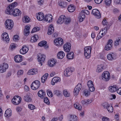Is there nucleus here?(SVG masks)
Segmentation results:
<instances>
[{
	"mask_svg": "<svg viewBox=\"0 0 121 121\" xmlns=\"http://www.w3.org/2000/svg\"><path fill=\"white\" fill-rule=\"evenodd\" d=\"M89 88L90 91L91 92L95 90V88L94 86L91 87H89Z\"/></svg>",
	"mask_w": 121,
	"mask_h": 121,
	"instance_id": "obj_58",
	"label": "nucleus"
},
{
	"mask_svg": "<svg viewBox=\"0 0 121 121\" xmlns=\"http://www.w3.org/2000/svg\"><path fill=\"white\" fill-rule=\"evenodd\" d=\"M103 0H94L96 4H99L101 3Z\"/></svg>",
	"mask_w": 121,
	"mask_h": 121,
	"instance_id": "obj_61",
	"label": "nucleus"
},
{
	"mask_svg": "<svg viewBox=\"0 0 121 121\" xmlns=\"http://www.w3.org/2000/svg\"><path fill=\"white\" fill-rule=\"evenodd\" d=\"M29 108L31 110H32L35 108V106L31 104H29L28 105Z\"/></svg>",
	"mask_w": 121,
	"mask_h": 121,
	"instance_id": "obj_49",
	"label": "nucleus"
},
{
	"mask_svg": "<svg viewBox=\"0 0 121 121\" xmlns=\"http://www.w3.org/2000/svg\"><path fill=\"white\" fill-rule=\"evenodd\" d=\"M114 2L117 4H121V0H115Z\"/></svg>",
	"mask_w": 121,
	"mask_h": 121,
	"instance_id": "obj_60",
	"label": "nucleus"
},
{
	"mask_svg": "<svg viewBox=\"0 0 121 121\" xmlns=\"http://www.w3.org/2000/svg\"><path fill=\"white\" fill-rule=\"evenodd\" d=\"M65 56L64 52L61 51L58 52L57 54V57L58 58L61 59L63 58Z\"/></svg>",
	"mask_w": 121,
	"mask_h": 121,
	"instance_id": "obj_29",
	"label": "nucleus"
},
{
	"mask_svg": "<svg viewBox=\"0 0 121 121\" xmlns=\"http://www.w3.org/2000/svg\"><path fill=\"white\" fill-rule=\"evenodd\" d=\"M120 40L119 39H117L114 42V45L115 46H117L119 45V43H120Z\"/></svg>",
	"mask_w": 121,
	"mask_h": 121,
	"instance_id": "obj_51",
	"label": "nucleus"
},
{
	"mask_svg": "<svg viewBox=\"0 0 121 121\" xmlns=\"http://www.w3.org/2000/svg\"><path fill=\"white\" fill-rule=\"evenodd\" d=\"M38 94L39 97H40L41 98H43L45 95V93L43 90H41L39 91Z\"/></svg>",
	"mask_w": 121,
	"mask_h": 121,
	"instance_id": "obj_32",
	"label": "nucleus"
},
{
	"mask_svg": "<svg viewBox=\"0 0 121 121\" xmlns=\"http://www.w3.org/2000/svg\"><path fill=\"white\" fill-rule=\"evenodd\" d=\"M24 98L26 101L28 102H30L31 100V98L27 94L24 96Z\"/></svg>",
	"mask_w": 121,
	"mask_h": 121,
	"instance_id": "obj_38",
	"label": "nucleus"
},
{
	"mask_svg": "<svg viewBox=\"0 0 121 121\" xmlns=\"http://www.w3.org/2000/svg\"><path fill=\"white\" fill-rule=\"evenodd\" d=\"M60 81V79L59 77H54L52 80L51 83L52 84L54 85L55 84V83L59 82Z\"/></svg>",
	"mask_w": 121,
	"mask_h": 121,
	"instance_id": "obj_20",
	"label": "nucleus"
},
{
	"mask_svg": "<svg viewBox=\"0 0 121 121\" xmlns=\"http://www.w3.org/2000/svg\"><path fill=\"white\" fill-rule=\"evenodd\" d=\"M53 93L54 95L58 96L60 95H61L60 91L58 90H54L53 92Z\"/></svg>",
	"mask_w": 121,
	"mask_h": 121,
	"instance_id": "obj_41",
	"label": "nucleus"
},
{
	"mask_svg": "<svg viewBox=\"0 0 121 121\" xmlns=\"http://www.w3.org/2000/svg\"><path fill=\"white\" fill-rule=\"evenodd\" d=\"M54 42L56 46H61L63 43V40L61 38H59L54 40Z\"/></svg>",
	"mask_w": 121,
	"mask_h": 121,
	"instance_id": "obj_11",
	"label": "nucleus"
},
{
	"mask_svg": "<svg viewBox=\"0 0 121 121\" xmlns=\"http://www.w3.org/2000/svg\"><path fill=\"white\" fill-rule=\"evenodd\" d=\"M82 88L81 84L80 83L78 84L76 86L74 89L73 93L74 95H77L78 94L79 91Z\"/></svg>",
	"mask_w": 121,
	"mask_h": 121,
	"instance_id": "obj_9",
	"label": "nucleus"
},
{
	"mask_svg": "<svg viewBox=\"0 0 121 121\" xmlns=\"http://www.w3.org/2000/svg\"><path fill=\"white\" fill-rule=\"evenodd\" d=\"M5 25L6 29L11 30L13 27V23L12 20H7L5 22Z\"/></svg>",
	"mask_w": 121,
	"mask_h": 121,
	"instance_id": "obj_4",
	"label": "nucleus"
},
{
	"mask_svg": "<svg viewBox=\"0 0 121 121\" xmlns=\"http://www.w3.org/2000/svg\"><path fill=\"white\" fill-rule=\"evenodd\" d=\"M71 44L69 43H66L64 44L63 48L64 51L66 52H69L71 49Z\"/></svg>",
	"mask_w": 121,
	"mask_h": 121,
	"instance_id": "obj_15",
	"label": "nucleus"
},
{
	"mask_svg": "<svg viewBox=\"0 0 121 121\" xmlns=\"http://www.w3.org/2000/svg\"><path fill=\"white\" fill-rule=\"evenodd\" d=\"M45 56L44 55L39 53L38 55V60L40 63L43 62L45 60Z\"/></svg>",
	"mask_w": 121,
	"mask_h": 121,
	"instance_id": "obj_14",
	"label": "nucleus"
},
{
	"mask_svg": "<svg viewBox=\"0 0 121 121\" xmlns=\"http://www.w3.org/2000/svg\"><path fill=\"white\" fill-rule=\"evenodd\" d=\"M47 94L48 95L49 97L50 96L51 97H52L53 95L52 92L50 91H48L47 92Z\"/></svg>",
	"mask_w": 121,
	"mask_h": 121,
	"instance_id": "obj_54",
	"label": "nucleus"
},
{
	"mask_svg": "<svg viewBox=\"0 0 121 121\" xmlns=\"http://www.w3.org/2000/svg\"><path fill=\"white\" fill-rule=\"evenodd\" d=\"M30 20V18L27 16H25L22 19L23 22L25 23L28 22Z\"/></svg>",
	"mask_w": 121,
	"mask_h": 121,
	"instance_id": "obj_39",
	"label": "nucleus"
},
{
	"mask_svg": "<svg viewBox=\"0 0 121 121\" xmlns=\"http://www.w3.org/2000/svg\"><path fill=\"white\" fill-rule=\"evenodd\" d=\"M56 63V62L54 59L50 60L48 61V65L50 67H53Z\"/></svg>",
	"mask_w": 121,
	"mask_h": 121,
	"instance_id": "obj_28",
	"label": "nucleus"
},
{
	"mask_svg": "<svg viewBox=\"0 0 121 121\" xmlns=\"http://www.w3.org/2000/svg\"><path fill=\"white\" fill-rule=\"evenodd\" d=\"M117 92L118 93L121 95V87L117 89Z\"/></svg>",
	"mask_w": 121,
	"mask_h": 121,
	"instance_id": "obj_64",
	"label": "nucleus"
},
{
	"mask_svg": "<svg viewBox=\"0 0 121 121\" xmlns=\"http://www.w3.org/2000/svg\"><path fill=\"white\" fill-rule=\"evenodd\" d=\"M117 87L115 85H114L113 86H110L109 87V91L112 92L117 91Z\"/></svg>",
	"mask_w": 121,
	"mask_h": 121,
	"instance_id": "obj_23",
	"label": "nucleus"
},
{
	"mask_svg": "<svg viewBox=\"0 0 121 121\" xmlns=\"http://www.w3.org/2000/svg\"><path fill=\"white\" fill-rule=\"evenodd\" d=\"M111 0H105V2L106 6H109L111 3Z\"/></svg>",
	"mask_w": 121,
	"mask_h": 121,
	"instance_id": "obj_45",
	"label": "nucleus"
},
{
	"mask_svg": "<svg viewBox=\"0 0 121 121\" xmlns=\"http://www.w3.org/2000/svg\"><path fill=\"white\" fill-rule=\"evenodd\" d=\"M43 0H40L38 1V3L40 5H41L43 4Z\"/></svg>",
	"mask_w": 121,
	"mask_h": 121,
	"instance_id": "obj_63",
	"label": "nucleus"
},
{
	"mask_svg": "<svg viewBox=\"0 0 121 121\" xmlns=\"http://www.w3.org/2000/svg\"><path fill=\"white\" fill-rule=\"evenodd\" d=\"M102 105L105 108H106V109L107 108V107H108L109 105L108 103L107 102H105Z\"/></svg>",
	"mask_w": 121,
	"mask_h": 121,
	"instance_id": "obj_52",
	"label": "nucleus"
},
{
	"mask_svg": "<svg viewBox=\"0 0 121 121\" xmlns=\"http://www.w3.org/2000/svg\"><path fill=\"white\" fill-rule=\"evenodd\" d=\"M104 65L102 64L98 65L96 69V71L98 72H101L103 70L105 69Z\"/></svg>",
	"mask_w": 121,
	"mask_h": 121,
	"instance_id": "obj_25",
	"label": "nucleus"
},
{
	"mask_svg": "<svg viewBox=\"0 0 121 121\" xmlns=\"http://www.w3.org/2000/svg\"><path fill=\"white\" fill-rule=\"evenodd\" d=\"M22 99L21 97H19L18 95L17 96H14L13 99H12V102L13 104L17 105L20 104L21 100Z\"/></svg>",
	"mask_w": 121,
	"mask_h": 121,
	"instance_id": "obj_6",
	"label": "nucleus"
},
{
	"mask_svg": "<svg viewBox=\"0 0 121 121\" xmlns=\"http://www.w3.org/2000/svg\"><path fill=\"white\" fill-rule=\"evenodd\" d=\"M52 16L50 14L46 15L44 17V21L50 22L52 21Z\"/></svg>",
	"mask_w": 121,
	"mask_h": 121,
	"instance_id": "obj_18",
	"label": "nucleus"
},
{
	"mask_svg": "<svg viewBox=\"0 0 121 121\" xmlns=\"http://www.w3.org/2000/svg\"><path fill=\"white\" fill-rule=\"evenodd\" d=\"M83 94L85 96H87L89 94V92L86 90H84L83 92Z\"/></svg>",
	"mask_w": 121,
	"mask_h": 121,
	"instance_id": "obj_47",
	"label": "nucleus"
},
{
	"mask_svg": "<svg viewBox=\"0 0 121 121\" xmlns=\"http://www.w3.org/2000/svg\"><path fill=\"white\" fill-rule=\"evenodd\" d=\"M87 85L88 87H91L94 86L93 82L91 81H89L87 82Z\"/></svg>",
	"mask_w": 121,
	"mask_h": 121,
	"instance_id": "obj_46",
	"label": "nucleus"
},
{
	"mask_svg": "<svg viewBox=\"0 0 121 121\" xmlns=\"http://www.w3.org/2000/svg\"><path fill=\"white\" fill-rule=\"evenodd\" d=\"M36 16L37 19L40 21H42L43 20L44 21V14L42 13L39 12L38 14H36Z\"/></svg>",
	"mask_w": 121,
	"mask_h": 121,
	"instance_id": "obj_16",
	"label": "nucleus"
},
{
	"mask_svg": "<svg viewBox=\"0 0 121 121\" xmlns=\"http://www.w3.org/2000/svg\"><path fill=\"white\" fill-rule=\"evenodd\" d=\"M54 28L53 27V25L52 24L50 26H49L48 34V35H51L53 33L54 31Z\"/></svg>",
	"mask_w": 121,
	"mask_h": 121,
	"instance_id": "obj_26",
	"label": "nucleus"
},
{
	"mask_svg": "<svg viewBox=\"0 0 121 121\" xmlns=\"http://www.w3.org/2000/svg\"><path fill=\"white\" fill-rule=\"evenodd\" d=\"M92 14L94 15L96 18L98 19L101 17V14L98 10L96 9H94L92 10Z\"/></svg>",
	"mask_w": 121,
	"mask_h": 121,
	"instance_id": "obj_13",
	"label": "nucleus"
},
{
	"mask_svg": "<svg viewBox=\"0 0 121 121\" xmlns=\"http://www.w3.org/2000/svg\"><path fill=\"white\" fill-rule=\"evenodd\" d=\"M63 93L65 97H68L70 96V94L67 92L66 90L63 91Z\"/></svg>",
	"mask_w": 121,
	"mask_h": 121,
	"instance_id": "obj_44",
	"label": "nucleus"
},
{
	"mask_svg": "<svg viewBox=\"0 0 121 121\" xmlns=\"http://www.w3.org/2000/svg\"><path fill=\"white\" fill-rule=\"evenodd\" d=\"M37 69H31L29 70L27 73L28 75H33L37 73Z\"/></svg>",
	"mask_w": 121,
	"mask_h": 121,
	"instance_id": "obj_21",
	"label": "nucleus"
},
{
	"mask_svg": "<svg viewBox=\"0 0 121 121\" xmlns=\"http://www.w3.org/2000/svg\"><path fill=\"white\" fill-rule=\"evenodd\" d=\"M8 68V65L6 63H4L3 64L0 65V72L3 73L5 72Z\"/></svg>",
	"mask_w": 121,
	"mask_h": 121,
	"instance_id": "obj_10",
	"label": "nucleus"
},
{
	"mask_svg": "<svg viewBox=\"0 0 121 121\" xmlns=\"http://www.w3.org/2000/svg\"><path fill=\"white\" fill-rule=\"evenodd\" d=\"M30 27L27 25L25 26V28L24 30V34L25 35H28L30 33Z\"/></svg>",
	"mask_w": 121,
	"mask_h": 121,
	"instance_id": "obj_31",
	"label": "nucleus"
},
{
	"mask_svg": "<svg viewBox=\"0 0 121 121\" xmlns=\"http://www.w3.org/2000/svg\"><path fill=\"white\" fill-rule=\"evenodd\" d=\"M47 42L45 41H43L39 43L38 44L39 46L41 47L43 46H45L46 45Z\"/></svg>",
	"mask_w": 121,
	"mask_h": 121,
	"instance_id": "obj_42",
	"label": "nucleus"
},
{
	"mask_svg": "<svg viewBox=\"0 0 121 121\" xmlns=\"http://www.w3.org/2000/svg\"><path fill=\"white\" fill-rule=\"evenodd\" d=\"M22 56L19 55H17L15 56L14 60L17 63H19L21 62L22 60Z\"/></svg>",
	"mask_w": 121,
	"mask_h": 121,
	"instance_id": "obj_24",
	"label": "nucleus"
},
{
	"mask_svg": "<svg viewBox=\"0 0 121 121\" xmlns=\"http://www.w3.org/2000/svg\"><path fill=\"white\" fill-rule=\"evenodd\" d=\"M48 76V74L46 73L41 78V82H42L44 83L46 80L47 77Z\"/></svg>",
	"mask_w": 121,
	"mask_h": 121,
	"instance_id": "obj_36",
	"label": "nucleus"
},
{
	"mask_svg": "<svg viewBox=\"0 0 121 121\" xmlns=\"http://www.w3.org/2000/svg\"><path fill=\"white\" fill-rule=\"evenodd\" d=\"M16 47L15 44L14 43H12L11 44L10 48L12 50L14 49Z\"/></svg>",
	"mask_w": 121,
	"mask_h": 121,
	"instance_id": "obj_55",
	"label": "nucleus"
},
{
	"mask_svg": "<svg viewBox=\"0 0 121 121\" xmlns=\"http://www.w3.org/2000/svg\"><path fill=\"white\" fill-rule=\"evenodd\" d=\"M17 5V3L14 2L10 4L7 7V13L10 15H12L14 16H20L21 14V12L18 9L14 8Z\"/></svg>",
	"mask_w": 121,
	"mask_h": 121,
	"instance_id": "obj_1",
	"label": "nucleus"
},
{
	"mask_svg": "<svg viewBox=\"0 0 121 121\" xmlns=\"http://www.w3.org/2000/svg\"><path fill=\"white\" fill-rule=\"evenodd\" d=\"M107 110L110 113L112 112L113 111V108L112 106L109 105L107 108Z\"/></svg>",
	"mask_w": 121,
	"mask_h": 121,
	"instance_id": "obj_43",
	"label": "nucleus"
},
{
	"mask_svg": "<svg viewBox=\"0 0 121 121\" xmlns=\"http://www.w3.org/2000/svg\"><path fill=\"white\" fill-rule=\"evenodd\" d=\"M11 110L10 109H8L5 111L4 116L6 117H9L11 115Z\"/></svg>",
	"mask_w": 121,
	"mask_h": 121,
	"instance_id": "obj_30",
	"label": "nucleus"
},
{
	"mask_svg": "<svg viewBox=\"0 0 121 121\" xmlns=\"http://www.w3.org/2000/svg\"><path fill=\"white\" fill-rule=\"evenodd\" d=\"M59 5L62 8H65L67 6V3L66 2L62 1L59 3Z\"/></svg>",
	"mask_w": 121,
	"mask_h": 121,
	"instance_id": "obj_40",
	"label": "nucleus"
},
{
	"mask_svg": "<svg viewBox=\"0 0 121 121\" xmlns=\"http://www.w3.org/2000/svg\"><path fill=\"white\" fill-rule=\"evenodd\" d=\"M73 69L71 67H69L67 68L64 71V74L66 77H68L72 74L73 72Z\"/></svg>",
	"mask_w": 121,
	"mask_h": 121,
	"instance_id": "obj_8",
	"label": "nucleus"
},
{
	"mask_svg": "<svg viewBox=\"0 0 121 121\" xmlns=\"http://www.w3.org/2000/svg\"><path fill=\"white\" fill-rule=\"evenodd\" d=\"M112 41L111 39H110L108 41L107 44L105 45V49L107 51H108L111 50L112 48Z\"/></svg>",
	"mask_w": 121,
	"mask_h": 121,
	"instance_id": "obj_12",
	"label": "nucleus"
},
{
	"mask_svg": "<svg viewBox=\"0 0 121 121\" xmlns=\"http://www.w3.org/2000/svg\"><path fill=\"white\" fill-rule=\"evenodd\" d=\"M40 86V82L38 80H35L34 81L31 85V89L33 90L37 89Z\"/></svg>",
	"mask_w": 121,
	"mask_h": 121,
	"instance_id": "obj_5",
	"label": "nucleus"
},
{
	"mask_svg": "<svg viewBox=\"0 0 121 121\" xmlns=\"http://www.w3.org/2000/svg\"><path fill=\"white\" fill-rule=\"evenodd\" d=\"M38 38V36L37 35H35L34 36L31 38L30 42H36Z\"/></svg>",
	"mask_w": 121,
	"mask_h": 121,
	"instance_id": "obj_35",
	"label": "nucleus"
},
{
	"mask_svg": "<svg viewBox=\"0 0 121 121\" xmlns=\"http://www.w3.org/2000/svg\"><path fill=\"white\" fill-rule=\"evenodd\" d=\"M71 19L65 16H61L57 22V24H61L64 23L65 24H68L70 22Z\"/></svg>",
	"mask_w": 121,
	"mask_h": 121,
	"instance_id": "obj_2",
	"label": "nucleus"
},
{
	"mask_svg": "<svg viewBox=\"0 0 121 121\" xmlns=\"http://www.w3.org/2000/svg\"><path fill=\"white\" fill-rule=\"evenodd\" d=\"M102 120L103 121H109V119L106 117H104L102 118Z\"/></svg>",
	"mask_w": 121,
	"mask_h": 121,
	"instance_id": "obj_59",
	"label": "nucleus"
},
{
	"mask_svg": "<svg viewBox=\"0 0 121 121\" xmlns=\"http://www.w3.org/2000/svg\"><path fill=\"white\" fill-rule=\"evenodd\" d=\"M102 79L104 81H107L110 79V76L109 72L107 71L104 72L102 74Z\"/></svg>",
	"mask_w": 121,
	"mask_h": 121,
	"instance_id": "obj_7",
	"label": "nucleus"
},
{
	"mask_svg": "<svg viewBox=\"0 0 121 121\" xmlns=\"http://www.w3.org/2000/svg\"><path fill=\"white\" fill-rule=\"evenodd\" d=\"M23 70H19L17 72V74L18 75H22L23 74Z\"/></svg>",
	"mask_w": 121,
	"mask_h": 121,
	"instance_id": "obj_57",
	"label": "nucleus"
},
{
	"mask_svg": "<svg viewBox=\"0 0 121 121\" xmlns=\"http://www.w3.org/2000/svg\"><path fill=\"white\" fill-rule=\"evenodd\" d=\"M91 50V47L90 46L86 47L85 48L84 56L86 58L88 59L90 58Z\"/></svg>",
	"mask_w": 121,
	"mask_h": 121,
	"instance_id": "obj_3",
	"label": "nucleus"
},
{
	"mask_svg": "<svg viewBox=\"0 0 121 121\" xmlns=\"http://www.w3.org/2000/svg\"><path fill=\"white\" fill-rule=\"evenodd\" d=\"M24 90L26 91H29V87L25 85L24 86Z\"/></svg>",
	"mask_w": 121,
	"mask_h": 121,
	"instance_id": "obj_62",
	"label": "nucleus"
},
{
	"mask_svg": "<svg viewBox=\"0 0 121 121\" xmlns=\"http://www.w3.org/2000/svg\"><path fill=\"white\" fill-rule=\"evenodd\" d=\"M29 49L26 46H23L21 49L20 50V52L21 54H24L26 53L28 51Z\"/></svg>",
	"mask_w": 121,
	"mask_h": 121,
	"instance_id": "obj_19",
	"label": "nucleus"
},
{
	"mask_svg": "<svg viewBox=\"0 0 121 121\" xmlns=\"http://www.w3.org/2000/svg\"><path fill=\"white\" fill-rule=\"evenodd\" d=\"M13 39L14 41H16L19 39V37L17 35H15L13 37Z\"/></svg>",
	"mask_w": 121,
	"mask_h": 121,
	"instance_id": "obj_50",
	"label": "nucleus"
},
{
	"mask_svg": "<svg viewBox=\"0 0 121 121\" xmlns=\"http://www.w3.org/2000/svg\"><path fill=\"white\" fill-rule=\"evenodd\" d=\"M81 12H82L83 13H84L87 15H89L90 13L89 11L86 10H82Z\"/></svg>",
	"mask_w": 121,
	"mask_h": 121,
	"instance_id": "obj_56",
	"label": "nucleus"
},
{
	"mask_svg": "<svg viewBox=\"0 0 121 121\" xmlns=\"http://www.w3.org/2000/svg\"><path fill=\"white\" fill-rule=\"evenodd\" d=\"M74 107L78 109V110L81 111L82 109V107L78 103H76L74 104Z\"/></svg>",
	"mask_w": 121,
	"mask_h": 121,
	"instance_id": "obj_37",
	"label": "nucleus"
},
{
	"mask_svg": "<svg viewBox=\"0 0 121 121\" xmlns=\"http://www.w3.org/2000/svg\"><path fill=\"white\" fill-rule=\"evenodd\" d=\"M68 9L69 12H73L75 9V8L73 5H70L68 6Z\"/></svg>",
	"mask_w": 121,
	"mask_h": 121,
	"instance_id": "obj_33",
	"label": "nucleus"
},
{
	"mask_svg": "<svg viewBox=\"0 0 121 121\" xmlns=\"http://www.w3.org/2000/svg\"><path fill=\"white\" fill-rule=\"evenodd\" d=\"M107 57L108 60H112L115 59L116 55L113 53L109 54L107 56Z\"/></svg>",
	"mask_w": 121,
	"mask_h": 121,
	"instance_id": "obj_22",
	"label": "nucleus"
},
{
	"mask_svg": "<svg viewBox=\"0 0 121 121\" xmlns=\"http://www.w3.org/2000/svg\"><path fill=\"white\" fill-rule=\"evenodd\" d=\"M85 17V14L82 12H81L79 14L78 18L79 22H82L83 21Z\"/></svg>",
	"mask_w": 121,
	"mask_h": 121,
	"instance_id": "obj_27",
	"label": "nucleus"
},
{
	"mask_svg": "<svg viewBox=\"0 0 121 121\" xmlns=\"http://www.w3.org/2000/svg\"><path fill=\"white\" fill-rule=\"evenodd\" d=\"M39 28L38 27H36L34 28L32 30L31 33H33L34 32H36L38 31H39Z\"/></svg>",
	"mask_w": 121,
	"mask_h": 121,
	"instance_id": "obj_48",
	"label": "nucleus"
},
{
	"mask_svg": "<svg viewBox=\"0 0 121 121\" xmlns=\"http://www.w3.org/2000/svg\"><path fill=\"white\" fill-rule=\"evenodd\" d=\"M67 58L69 59H72L73 58L74 54L73 52L68 53L67 55Z\"/></svg>",
	"mask_w": 121,
	"mask_h": 121,
	"instance_id": "obj_34",
	"label": "nucleus"
},
{
	"mask_svg": "<svg viewBox=\"0 0 121 121\" xmlns=\"http://www.w3.org/2000/svg\"><path fill=\"white\" fill-rule=\"evenodd\" d=\"M44 102L46 104H48L49 103V100L48 98L47 97H44Z\"/></svg>",
	"mask_w": 121,
	"mask_h": 121,
	"instance_id": "obj_53",
	"label": "nucleus"
},
{
	"mask_svg": "<svg viewBox=\"0 0 121 121\" xmlns=\"http://www.w3.org/2000/svg\"><path fill=\"white\" fill-rule=\"evenodd\" d=\"M2 39L3 41L8 42L9 40V37L8 34L6 33H3L2 35Z\"/></svg>",
	"mask_w": 121,
	"mask_h": 121,
	"instance_id": "obj_17",
	"label": "nucleus"
}]
</instances>
